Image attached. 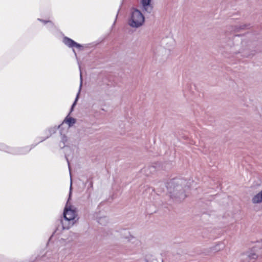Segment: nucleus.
Instances as JSON below:
<instances>
[{
  "instance_id": "nucleus-1",
  "label": "nucleus",
  "mask_w": 262,
  "mask_h": 262,
  "mask_svg": "<svg viewBox=\"0 0 262 262\" xmlns=\"http://www.w3.org/2000/svg\"><path fill=\"white\" fill-rule=\"evenodd\" d=\"M64 218L60 221L62 229H69L75 222L76 212L67 202L63 212Z\"/></svg>"
},
{
  "instance_id": "nucleus-2",
  "label": "nucleus",
  "mask_w": 262,
  "mask_h": 262,
  "mask_svg": "<svg viewBox=\"0 0 262 262\" xmlns=\"http://www.w3.org/2000/svg\"><path fill=\"white\" fill-rule=\"evenodd\" d=\"M144 21V17L138 9H132L130 16L128 20L129 26L132 28H138L141 26Z\"/></svg>"
},
{
  "instance_id": "nucleus-3",
  "label": "nucleus",
  "mask_w": 262,
  "mask_h": 262,
  "mask_svg": "<svg viewBox=\"0 0 262 262\" xmlns=\"http://www.w3.org/2000/svg\"><path fill=\"white\" fill-rule=\"evenodd\" d=\"M63 42L66 45L70 48L75 47L77 48H80L82 47L80 44L75 42L73 40L67 37H64Z\"/></svg>"
},
{
  "instance_id": "nucleus-4",
  "label": "nucleus",
  "mask_w": 262,
  "mask_h": 262,
  "mask_svg": "<svg viewBox=\"0 0 262 262\" xmlns=\"http://www.w3.org/2000/svg\"><path fill=\"white\" fill-rule=\"evenodd\" d=\"M252 202L253 203L262 202V190L253 198Z\"/></svg>"
},
{
  "instance_id": "nucleus-5",
  "label": "nucleus",
  "mask_w": 262,
  "mask_h": 262,
  "mask_svg": "<svg viewBox=\"0 0 262 262\" xmlns=\"http://www.w3.org/2000/svg\"><path fill=\"white\" fill-rule=\"evenodd\" d=\"M76 122V120L72 117H68V116L65 118L63 123H66L69 125V126H72Z\"/></svg>"
},
{
  "instance_id": "nucleus-6",
  "label": "nucleus",
  "mask_w": 262,
  "mask_h": 262,
  "mask_svg": "<svg viewBox=\"0 0 262 262\" xmlns=\"http://www.w3.org/2000/svg\"><path fill=\"white\" fill-rule=\"evenodd\" d=\"M82 75H81V74H80V87H79V91H78V92L77 94V96H76V98L75 99V100L74 101V102L73 103L72 106V108H71V111H72L73 107H74V106L76 105V102L79 98V95L80 94V91H81V85H82Z\"/></svg>"
},
{
  "instance_id": "nucleus-7",
  "label": "nucleus",
  "mask_w": 262,
  "mask_h": 262,
  "mask_svg": "<svg viewBox=\"0 0 262 262\" xmlns=\"http://www.w3.org/2000/svg\"><path fill=\"white\" fill-rule=\"evenodd\" d=\"M107 219L106 217H104L103 218H100L98 220V222L100 224L105 225L107 222Z\"/></svg>"
},
{
  "instance_id": "nucleus-8",
  "label": "nucleus",
  "mask_w": 262,
  "mask_h": 262,
  "mask_svg": "<svg viewBox=\"0 0 262 262\" xmlns=\"http://www.w3.org/2000/svg\"><path fill=\"white\" fill-rule=\"evenodd\" d=\"M142 6L145 10H147V0H141Z\"/></svg>"
},
{
  "instance_id": "nucleus-9",
  "label": "nucleus",
  "mask_w": 262,
  "mask_h": 262,
  "mask_svg": "<svg viewBox=\"0 0 262 262\" xmlns=\"http://www.w3.org/2000/svg\"><path fill=\"white\" fill-rule=\"evenodd\" d=\"M67 141V138L66 136H65L64 135H63L62 136V137H61V142H62L63 143V145H60V146L61 147H64V146H65V143Z\"/></svg>"
},
{
  "instance_id": "nucleus-10",
  "label": "nucleus",
  "mask_w": 262,
  "mask_h": 262,
  "mask_svg": "<svg viewBox=\"0 0 262 262\" xmlns=\"http://www.w3.org/2000/svg\"><path fill=\"white\" fill-rule=\"evenodd\" d=\"M249 257L251 258L255 259L257 257V256L255 254H252L250 255H249Z\"/></svg>"
},
{
  "instance_id": "nucleus-11",
  "label": "nucleus",
  "mask_w": 262,
  "mask_h": 262,
  "mask_svg": "<svg viewBox=\"0 0 262 262\" xmlns=\"http://www.w3.org/2000/svg\"><path fill=\"white\" fill-rule=\"evenodd\" d=\"M150 1L151 0H148V8L150 7Z\"/></svg>"
},
{
  "instance_id": "nucleus-12",
  "label": "nucleus",
  "mask_w": 262,
  "mask_h": 262,
  "mask_svg": "<svg viewBox=\"0 0 262 262\" xmlns=\"http://www.w3.org/2000/svg\"><path fill=\"white\" fill-rule=\"evenodd\" d=\"M72 189V179H71V186H70V190Z\"/></svg>"
},
{
  "instance_id": "nucleus-13",
  "label": "nucleus",
  "mask_w": 262,
  "mask_h": 262,
  "mask_svg": "<svg viewBox=\"0 0 262 262\" xmlns=\"http://www.w3.org/2000/svg\"><path fill=\"white\" fill-rule=\"evenodd\" d=\"M68 162H69L68 161ZM68 165H69V170L70 171V163H68Z\"/></svg>"
},
{
  "instance_id": "nucleus-14",
  "label": "nucleus",
  "mask_w": 262,
  "mask_h": 262,
  "mask_svg": "<svg viewBox=\"0 0 262 262\" xmlns=\"http://www.w3.org/2000/svg\"><path fill=\"white\" fill-rule=\"evenodd\" d=\"M56 129V128H54V130H53V132H55V130Z\"/></svg>"
}]
</instances>
